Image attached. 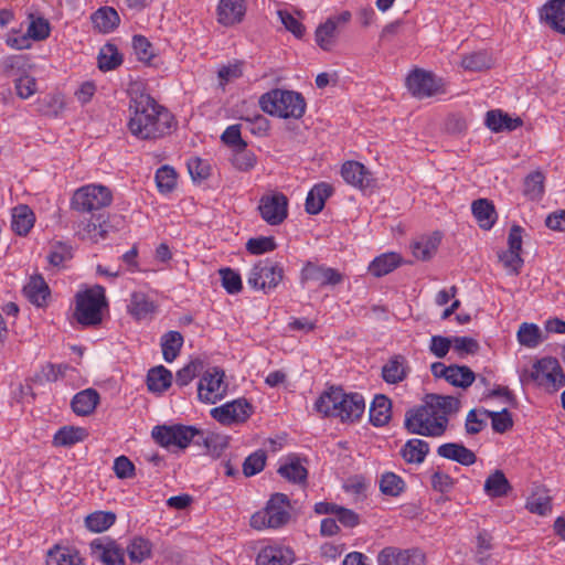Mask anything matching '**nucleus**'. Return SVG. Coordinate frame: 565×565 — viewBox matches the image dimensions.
Instances as JSON below:
<instances>
[{"label": "nucleus", "instance_id": "f257e3e1", "mask_svg": "<svg viewBox=\"0 0 565 565\" xmlns=\"http://www.w3.org/2000/svg\"><path fill=\"white\" fill-rule=\"evenodd\" d=\"M128 129L141 140H156L169 135L175 126L173 115L149 94H137L129 102Z\"/></svg>", "mask_w": 565, "mask_h": 565}, {"label": "nucleus", "instance_id": "f03ea898", "mask_svg": "<svg viewBox=\"0 0 565 565\" xmlns=\"http://www.w3.org/2000/svg\"><path fill=\"white\" fill-rule=\"evenodd\" d=\"M315 409L324 417H339L342 422H355L365 411L361 394H347L341 387L331 386L316 401Z\"/></svg>", "mask_w": 565, "mask_h": 565}, {"label": "nucleus", "instance_id": "7ed1b4c3", "mask_svg": "<svg viewBox=\"0 0 565 565\" xmlns=\"http://www.w3.org/2000/svg\"><path fill=\"white\" fill-rule=\"evenodd\" d=\"M259 106L271 116L299 119L305 115L307 104L300 93L276 88L260 96Z\"/></svg>", "mask_w": 565, "mask_h": 565}, {"label": "nucleus", "instance_id": "20e7f679", "mask_svg": "<svg viewBox=\"0 0 565 565\" xmlns=\"http://www.w3.org/2000/svg\"><path fill=\"white\" fill-rule=\"evenodd\" d=\"M154 441L164 448L175 446L180 449L186 448L190 444L196 446L211 447V444L215 441L214 438L205 437V433L198 429L194 426L186 425H159L153 427L151 433Z\"/></svg>", "mask_w": 565, "mask_h": 565}, {"label": "nucleus", "instance_id": "39448f33", "mask_svg": "<svg viewBox=\"0 0 565 565\" xmlns=\"http://www.w3.org/2000/svg\"><path fill=\"white\" fill-rule=\"evenodd\" d=\"M405 428L411 434L439 437L445 434L448 425V418L437 416L433 406L422 405L409 409L405 415Z\"/></svg>", "mask_w": 565, "mask_h": 565}, {"label": "nucleus", "instance_id": "423d86ee", "mask_svg": "<svg viewBox=\"0 0 565 565\" xmlns=\"http://www.w3.org/2000/svg\"><path fill=\"white\" fill-rule=\"evenodd\" d=\"M113 194L102 184H87L77 189L71 199V209L79 213L95 214L110 205Z\"/></svg>", "mask_w": 565, "mask_h": 565}, {"label": "nucleus", "instance_id": "0eeeda50", "mask_svg": "<svg viewBox=\"0 0 565 565\" xmlns=\"http://www.w3.org/2000/svg\"><path fill=\"white\" fill-rule=\"evenodd\" d=\"M521 381L557 390L565 385V374L556 358L546 356L537 360L530 371H524Z\"/></svg>", "mask_w": 565, "mask_h": 565}, {"label": "nucleus", "instance_id": "6e6552de", "mask_svg": "<svg viewBox=\"0 0 565 565\" xmlns=\"http://www.w3.org/2000/svg\"><path fill=\"white\" fill-rule=\"evenodd\" d=\"M105 305V289L102 286L78 292L75 317L83 326H97L102 322V307Z\"/></svg>", "mask_w": 565, "mask_h": 565}, {"label": "nucleus", "instance_id": "1a4fd4ad", "mask_svg": "<svg viewBox=\"0 0 565 565\" xmlns=\"http://www.w3.org/2000/svg\"><path fill=\"white\" fill-rule=\"evenodd\" d=\"M282 278V266L277 262L266 258L254 264L248 274L247 284L254 290H262L268 294L277 288Z\"/></svg>", "mask_w": 565, "mask_h": 565}, {"label": "nucleus", "instance_id": "9d476101", "mask_svg": "<svg viewBox=\"0 0 565 565\" xmlns=\"http://www.w3.org/2000/svg\"><path fill=\"white\" fill-rule=\"evenodd\" d=\"M224 377V371L218 367L204 372L198 385L199 399L206 404H215L222 399L227 391Z\"/></svg>", "mask_w": 565, "mask_h": 565}, {"label": "nucleus", "instance_id": "9b49d317", "mask_svg": "<svg viewBox=\"0 0 565 565\" xmlns=\"http://www.w3.org/2000/svg\"><path fill=\"white\" fill-rule=\"evenodd\" d=\"M406 86L413 96L417 98L431 97L443 92L441 79L431 72L420 68L414 70L406 77Z\"/></svg>", "mask_w": 565, "mask_h": 565}, {"label": "nucleus", "instance_id": "f8f14e48", "mask_svg": "<svg viewBox=\"0 0 565 565\" xmlns=\"http://www.w3.org/2000/svg\"><path fill=\"white\" fill-rule=\"evenodd\" d=\"M258 211L266 223L279 225L288 216V199L279 192L263 195L259 200Z\"/></svg>", "mask_w": 565, "mask_h": 565}, {"label": "nucleus", "instance_id": "ddd939ff", "mask_svg": "<svg viewBox=\"0 0 565 565\" xmlns=\"http://www.w3.org/2000/svg\"><path fill=\"white\" fill-rule=\"evenodd\" d=\"M343 281V275L334 268L307 262L300 273V284L315 282L319 287L335 286Z\"/></svg>", "mask_w": 565, "mask_h": 565}, {"label": "nucleus", "instance_id": "4468645a", "mask_svg": "<svg viewBox=\"0 0 565 565\" xmlns=\"http://www.w3.org/2000/svg\"><path fill=\"white\" fill-rule=\"evenodd\" d=\"M252 413L253 406L245 398L235 399L211 411L212 417L222 425L244 423Z\"/></svg>", "mask_w": 565, "mask_h": 565}, {"label": "nucleus", "instance_id": "2eb2a0df", "mask_svg": "<svg viewBox=\"0 0 565 565\" xmlns=\"http://www.w3.org/2000/svg\"><path fill=\"white\" fill-rule=\"evenodd\" d=\"M351 20V13L343 11L338 15H332L321 23L315 33L316 43L323 51H331L335 44L339 28L345 25Z\"/></svg>", "mask_w": 565, "mask_h": 565}, {"label": "nucleus", "instance_id": "dca6fc26", "mask_svg": "<svg viewBox=\"0 0 565 565\" xmlns=\"http://www.w3.org/2000/svg\"><path fill=\"white\" fill-rule=\"evenodd\" d=\"M89 547L93 557L104 565H126L125 550L115 541L95 539Z\"/></svg>", "mask_w": 565, "mask_h": 565}, {"label": "nucleus", "instance_id": "f3484780", "mask_svg": "<svg viewBox=\"0 0 565 565\" xmlns=\"http://www.w3.org/2000/svg\"><path fill=\"white\" fill-rule=\"evenodd\" d=\"M89 220H83L77 225V235L82 239H89L94 243L105 239L108 234L109 224L104 213L90 214Z\"/></svg>", "mask_w": 565, "mask_h": 565}, {"label": "nucleus", "instance_id": "a211bd4d", "mask_svg": "<svg viewBox=\"0 0 565 565\" xmlns=\"http://www.w3.org/2000/svg\"><path fill=\"white\" fill-rule=\"evenodd\" d=\"M540 20L553 31L565 34V0H550L540 9Z\"/></svg>", "mask_w": 565, "mask_h": 565}, {"label": "nucleus", "instance_id": "6ab92c4d", "mask_svg": "<svg viewBox=\"0 0 565 565\" xmlns=\"http://www.w3.org/2000/svg\"><path fill=\"white\" fill-rule=\"evenodd\" d=\"M341 175L343 180L360 190L367 189L372 185L373 179L371 172L358 161H345L341 167Z\"/></svg>", "mask_w": 565, "mask_h": 565}, {"label": "nucleus", "instance_id": "aec40b11", "mask_svg": "<svg viewBox=\"0 0 565 565\" xmlns=\"http://www.w3.org/2000/svg\"><path fill=\"white\" fill-rule=\"evenodd\" d=\"M294 562V551L280 545L265 546L256 557V565H291Z\"/></svg>", "mask_w": 565, "mask_h": 565}, {"label": "nucleus", "instance_id": "412c9836", "mask_svg": "<svg viewBox=\"0 0 565 565\" xmlns=\"http://www.w3.org/2000/svg\"><path fill=\"white\" fill-rule=\"evenodd\" d=\"M245 12V0H220L217 6V21L224 26H231L239 23Z\"/></svg>", "mask_w": 565, "mask_h": 565}, {"label": "nucleus", "instance_id": "4be33fe9", "mask_svg": "<svg viewBox=\"0 0 565 565\" xmlns=\"http://www.w3.org/2000/svg\"><path fill=\"white\" fill-rule=\"evenodd\" d=\"M484 125L493 132L513 131L523 125L520 117L512 118L501 109L487 111Z\"/></svg>", "mask_w": 565, "mask_h": 565}, {"label": "nucleus", "instance_id": "5701e85b", "mask_svg": "<svg viewBox=\"0 0 565 565\" xmlns=\"http://www.w3.org/2000/svg\"><path fill=\"white\" fill-rule=\"evenodd\" d=\"M409 373L407 360L404 355L395 354L382 367V379L387 384H398L403 382Z\"/></svg>", "mask_w": 565, "mask_h": 565}, {"label": "nucleus", "instance_id": "b1692460", "mask_svg": "<svg viewBox=\"0 0 565 565\" xmlns=\"http://www.w3.org/2000/svg\"><path fill=\"white\" fill-rule=\"evenodd\" d=\"M438 456L456 461L462 466H472L477 461L476 454L462 444L447 443L437 448Z\"/></svg>", "mask_w": 565, "mask_h": 565}, {"label": "nucleus", "instance_id": "393cba45", "mask_svg": "<svg viewBox=\"0 0 565 565\" xmlns=\"http://www.w3.org/2000/svg\"><path fill=\"white\" fill-rule=\"evenodd\" d=\"M333 193V188L327 182H320L308 192L305 209L308 214L317 215L326 204L328 198Z\"/></svg>", "mask_w": 565, "mask_h": 565}, {"label": "nucleus", "instance_id": "a878e982", "mask_svg": "<svg viewBox=\"0 0 565 565\" xmlns=\"http://www.w3.org/2000/svg\"><path fill=\"white\" fill-rule=\"evenodd\" d=\"M35 223V214L26 204H19L12 209L11 228L19 236H26Z\"/></svg>", "mask_w": 565, "mask_h": 565}, {"label": "nucleus", "instance_id": "bb28decb", "mask_svg": "<svg viewBox=\"0 0 565 565\" xmlns=\"http://www.w3.org/2000/svg\"><path fill=\"white\" fill-rule=\"evenodd\" d=\"M100 396L94 388H86L76 393L71 402L73 412L78 416L90 415L99 404Z\"/></svg>", "mask_w": 565, "mask_h": 565}, {"label": "nucleus", "instance_id": "cd10ccee", "mask_svg": "<svg viewBox=\"0 0 565 565\" xmlns=\"http://www.w3.org/2000/svg\"><path fill=\"white\" fill-rule=\"evenodd\" d=\"M23 292L29 301L38 307L46 305L51 295L49 285L41 275H34L24 286Z\"/></svg>", "mask_w": 565, "mask_h": 565}, {"label": "nucleus", "instance_id": "c85d7f7f", "mask_svg": "<svg viewBox=\"0 0 565 565\" xmlns=\"http://www.w3.org/2000/svg\"><path fill=\"white\" fill-rule=\"evenodd\" d=\"M94 26L104 34L113 32L120 23L118 12L113 7H102L90 17Z\"/></svg>", "mask_w": 565, "mask_h": 565}, {"label": "nucleus", "instance_id": "c756f323", "mask_svg": "<svg viewBox=\"0 0 565 565\" xmlns=\"http://www.w3.org/2000/svg\"><path fill=\"white\" fill-rule=\"evenodd\" d=\"M370 423L375 427H382L388 423L392 416V402L383 395H376L371 404Z\"/></svg>", "mask_w": 565, "mask_h": 565}, {"label": "nucleus", "instance_id": "7c9ffc66", "mask_svg": "<svg viewBox=\"0 0 565 565\" xmlns=\"http://www.w3.org/2000/svg\"><path fill=\"white\" fill-rule=\"evenodd\" d=\"M127 310L136 320H142L154 312L156 305L145 292L135 291L130 295Z\"/></svg>", "mask_w": 565, "mask_h": 565}, {"label": "nucleus", "instance_id": "2f4dec72", "mask_svg": "<svg viewBox=\"0 0 565 565\" xmlns=\"http://www.w3.org/2000/svg\"><path fill=\"white\" fill-rule=\"evenodd\" d=\"M46 565H84V562L75 548L55 545L47 552Z\"/></svg>", "mask_w": 565, "mask_h": 565}, {"label": "nucleus", "instance_id": "473e14b6", "mask_svg": "<svg viewBox=\"0 0 565 565\" xmlns=\"http://www.w3.org/2000/svg\"><path fill=\"white\" fill-rule=\"evenodd\" d=\"M172 373L163 365H158L148 371L147 387L153 393H163L172 384Z\"/></svg>", "mask_w": 565, "mask_h": 565}, {"label": "nucleus", "instance_id": "72a5a7b5", "mask_svg": "<svg viewBox=\"0 0 565 565\" xmlns=\"http://www.w3.org/2000/svg\"><path fill=\"white\" fill-rule=\"evenodd\" d=\"M429 452V445L423 439L413 438L401 448V456L407 463L419 465L424 462Z\"/></svg>", "mask_w": 565, "mask_h": 565}, {"label": "nucleus", "instance_id": "f704fd0d", "mask_svg": "<svg viewBox=\"0 0 565 565\" xmlns=\"http://www.w3.org/2000/svg\"><path fill=\"white\" fill-rule=\"evenodd\" d=\"M402 264V257L397 253H385L375 257L369 265V271L374 277H382Z\"/></svg>", "mask_w": 565, "mask_h": 565}, {"label": "nucleus", "instance_id": "c9c22d12", "mask_svg": "<svg viewBox=\"0 0 565 565\" xmlns=\"http://www.w3.org/2000/svg\"><path fill=\"white\" fill-rule=\"evenodd\" d=\"M472 214L480 227L490 230L495 223L497 212L493 204L487 199H478L472 202Z\"/></svg>", "mask_w": 565, "mask_h": 565}, {"label": "nucleus", "instance_id": "e433bc0d", "mask_svg": "<svg viewBox=\"0 0 565 565\" xmlns=\"http://www.w3.org/2000/svg\"><path fill=\"white\" fill-rule=\"evenodd\" d=\"M484 492L491 498L508 495L512 487L501 470H494L484 481Z\"/></svg>", "mask_w": 565, "mask_h": 565}, {"label": "nucleus", "instance_id": "4c0bfd02", "mask_svg": "<svg viewBox=\"0 0 565 565\" xmlns=\"http://www.w3.org/2000/svg\"><path fill=\"white\" fill-rule=\"evenodd\" d=\"M87 436L88 433L83 427L63 426L55 433L53 445L55 447H71L83 441Z\"/></svg>", "mask_w": 565, "mask_h": 565}, {"label": "nucleus", "instance_id": "58836bf2", "mask_svg": "<svg viewBox=\"0 0 565 565\" xmlns=\"http://www.w3.org/2000/svg\"><path fill=\"white\" fill-rule=\"evenodd\" d=\"M277 472L292 483H305L308 478V470L296 456L290 457L288 462L281 465Z\"/></svg>", "mask_w": 565, "mask_h": 565}, {"label": "nucleus", "instance_id": "ea45409f", "mask_svg": "<svg viewBox=\"0 0 565 565\" xmlns=\"http://www.w3.org/2000/svg\"><path fill=\"white\" fill-rule=\"evenodd\" d=\"M160 344L164 361L171 363L180 354L183 337L179 331H168L161 337Z\"/></svg>", "mask_w": 565, "mask_h": 565}, {"label": "nucleus", "instance_id": "a19ab883", "mask_svg": "<svg viewBox=\"0 0 565 565\" xmlns=\"http://www.w3.org/2000/svg\"><path fill=\"white\" fill-rule=\"evenodd\" d=\"M430 402H427L428 406H433V409L437 412V416H445L448 418L449 415L457 413L460 408V401L457 397L450 395H429Z\"/></svg>", "mask_w": 565, "mask_h": 565}, {"label": "nucleus", "instance_id": "79ce46f5", "mask_svg": "<svg viewBox=\"0 0 565 565\" xmlns=\"http://www.w3.org/2000/svg\"><path fill=\"white\" fill-rule=\"evenodd\" d=\"M98 68L103 72L113 71L121 65L122 55L113 43L105 44L98 53Z\"/></svg>", "mask_w": 565, "mask_h": 565}, {"label": "nucleus", "instance_id": "37998d69", "mask_svg": "<svg viewBox=\"0 0 565 565\" xmlns=\"http://www.w3.org/2000/svg\"><path fill=\"white\" fill-rule=\"evenodd\" d=\"M126 552L131 562L141 563L151 557L152 544L142 536H135L127 545Z\"/></svg>", "mask_w": 565, "mask_h": 565}, {"label": "nucleus", "instance_id": "c03bdc74", "mask_svg": "<svg viewBox=\"0 0 565 565\" xmlns=\"http://www.w3.org/2000/svg\"><path fill=\"white\" fill-rule=\"evenodd\" d=\"M116 521V514L111 511H95L85 518L86 527L100 533L108 530Z\"/></svg>", "mask_w": 565, "mask_h": 565}, {"label": "nucleus", "instance_id": "a18cd8bd", "mask_svg": "<svg viewBox=\"0 0 565 565\" xmlns=\"http://www.w3.org/2000/svg\"><path fill=\"white\" fill-rule=\"evenodd\" d=\"M460 65L467 71L481 72L489 70L493 65V60L486 51H478L465 55Z\"/></svg>", "mask_w": 565, "mask_h": 565}, {"label": "nucleus", "instance_id": "49530a36", "mask_svg": "<svg viewBox=\"0 0 565 565\" xmlns=\"http://www.w3.org/2000/svg\"><path fill=\"white\" fill-rule=\"evenodd\" d=\"M545 177L541 171L527 174L523 183V194L530 200H540L544 193Z\"/></svg>", "mask_w": 565, "mask_h": 565}, {"label": "nucleus", "instance_id": "de8ad7c7", "mask_svg": "<svg viewBox=\"0 0 565 565\" xmlns=\"http://www.w3.org/2000/svg\"><path fill=\"white\" fill-rule=\"evenodd\" d=\"M476 380L475 372L467 365L451 364L448 383L460 388H468Z\"/></svg>", "mask_w": 565, "mask_h": 565}, {"label": "nucleus", "instance_id": "09e8293b", "mask_svg": "<svg viewBox=\"0 0 565 565\" xmlns=\"http://www.w3.org/2000/svg\"><path fill=\"white\" fill-rule=\"evenodd\" d=\"M204 369V361L196 358L191 360L186 365L180 369L175 374V383L178 386H186L193 379L199 376Z\"/></svg>", "mask_w": 565, "mask_h": 565}, {"label": "nucleus", "instance_id": "8fccbe9b", "mask_svg": "<svg viewBox=\"0 0 565 565\" xmlns=\"http://www.w3.org/2000/svg\"><path fill=\"white\" fill-rule=\"evenodd\" d=\"M380 490L385 495L398 497L405 490V482L398 475L385 472L380 480Z\"/></svg>", "mask_w": 565, "mask_h": 565}, {"label": "nucleus", "instance_id": "3c124183", "mask_svg": "<svg viewBox=\"0 0 565 565\" xmlns=\"http://www.w3.org/2000/svg\"><path fill=\"white\" fill-rule=\"evenodd\" d=\"M156 183L160 193H170L177 185V172L170 166H162L156 172Z\"/></svg>", "mask_w": 565, "mask_h": 565}, {"label": "nucleus", "instance_id": "603ef678", "mask_svg": "<svg viewBox=\"0 0 565 565\" xmlns=\"http://www.w3.org/2000/svg\"><path fill=\"white\" fill-rule=\"evenodd\" d=\"M267 460L266 451L258 449L247 456L243 462V473L245 477H253L265 468Z\"/></svg>", "mask_w": 565, "mask_h": 565}, {"label": "nucleus", "instance_id": "864d4df0", "mask_svg": "<svg viewBox=\"0 0 565 565\" xmlns=\"http://www.w3.org/2000/svg\"><path fill=\"white\" fill-rule=\"evenodd\" d=\"M483 414L491 418L492 429L498 434H504L513 427V419L510 412L504 408L501 412L484 409Z\"/></svg>", "mask_w": 565, "mask_h": 565}, {"label": "nucleus", "instance_id": "5fc2aeb1", "mask_svg": "<svg viewBox=\"0 0 565 565\" xmlns=\"http://www.w3.org/2000/svg\"><path fill=\"white\" fill-rule=\"evenodd\" d=\"M218 274L221 276L222 286L228 294L236 295L242 291L243 284L238 271L230 267H225L221 268Z\"/></svg>", "mask_w": 565, "mask_h": 565}, {"label": "nucleus", "instance_id": "6e6d98bb", "mask_svg": "<svg viewBox=\"0 0 565 565\" xmlns=\"http://www.w3.org/2000/svg\"><path fill=\"white\" fill-rule=\"evenodd\" d=\"M256 156L247 147H239L233 150L232 163L241 171H248L256 164Z\"/></svg>", "mask_w": 565, "mask_h": 565}, {"label": "nucleus", "instance_id": "4d7b16f0", "mask_svg": "<svg viewBox=\"0 0 565 565\" xmlns=\"http://www.w3.org/2000/svg\"><path fill=\"white\" fill-rule=\"evenodd\" d=\"M518 340L522 345L534 348L541 341V330L533 323H522L518 331Z\"/></svg>", "mask_w": 565, "mask_h": 565}, {"label": "nucleus", "instance_id": "13d9d810", "mask_svg": "<svg viewBox=\"0 0 565 565\" xmlns=\"http://www.w3.org/2000/svg\"><path fill=\"white\" fill-rule=\"evenodd\" d=\"M72 247L63 242H55L47 255V262L54 267L61 266L63 263L72 259Z\"/></svg>", "mask_w": 565, "mask_h": 565}, {"label": "nucleus", "instance_id": "bf43d9fd", "mask_svg": "<svg viewBox=\"0 0 565 565\" xmlns=\"http://www.w3.org/2000/svg\"><path fill=\"white\" fill-rule=\"evenodd\" d=\"M277 244L273 236H259L249 238L246 243V250L253 255H262L275 250Z\"/></svg>", "mask_w": 565, "mask_h": 565}, {"label": "nucleus", "instance_id": "052dcab7", "mask_svg": "<svg viewBox=\"0 0 565 565\" xmlns=\"http://www.w3.org/2000/svg\"><path fill=\"white\" fill-rule=\"evenodd\" d=\"M439 244V238L430 237L427 239H422L413 244V255L420 260H428L435 254L437 246Z\"/></svg>", "mask_w": 565, "mask_h": 565}, {"label": "nucleus", "instance_id": "680f3d73", "mask_svg": "<svg viewBox=\"0 0 565 565\" xmlns=\"http://www.w3.org/2000/svg\"><path fill=\"white\" fill-rule=\"evenodd\" d=\"M32 21L29 24L26 35L29 39H33L35 41H42L50 36V23L44 18H33V14H30Z\"/></svg>", "mask_w": 565, "mask_h": 565}, {"label": "nucleus", "instance_id": "e2e57ef3", "mask_svg": "<svg viewBox=\"0 0 565 565\" xmlns=\"http://www.w3.org/2000/svg\"><path fill=\"white\" fill-rule=\"evenodd\" d=\"M188 170L194 181H203L211 174V166L209 162L199 157L189 159Z\"/></svg>", "mask_w": 565, "mask_h": 565}, {"label": "nucleus", "instance_id": "0e129e2a", "mask_svg": "<svg viewBox=\"0 0 565 565\" xmlns=\"http://www.w3.org/2000/svg\"><path fill=\"white\" fill-rule=\"evenodd\" d=\"M267 515V527L278 529L285 525L290 514L287 509H282L281 507H266L265 509Z\"/></svg>", "mask_w": 565, "mask_h": 565}, {"label": "nucleus", "instance_id": "69168bd1", "mask_svg": "<svg viewBox=\"0 0 565 565\" xmlns=\"http://www.w3.org/2000/svg\"><path fill=\"white\" fill-rule=\"evenodd\" d=\"M521 250H514L509 248L499 254V259L503 266L509 269L512 274L518 275L523 265V259L520 255Z\"/></svg>", "mask_w": 565, "mask_h": 565}, {"label": "nucleus", "instance_id": "338daca9", "mask_svg": "<svg viewBox=\"0 0 565 565\" xmlns=\"http://www.w3.org/2000/svg\"><path fill=\"white\" fill-rule=\"evenodd\" d=\"M526 508L532 513L546 515L552 510L551 498L546 494H534L527 500Z\"/></svg>", "mask_w": 565, "mask_h": 565}, {"label": "nucleus", "instance_id": "774afa93", "mask_svg": "<svg viewBox=\"0 0 565 565\" xmlns=\"http://www.w3.org/2000/svg\"><path fill=\"white\" fill-rule=\"evenodd\" d=\"M401 548L394 546L384 547L377 555L379 565H401L403 561Z\"/></svg>", "mask_w": 565, "mask_h": 565}]
</instances>
